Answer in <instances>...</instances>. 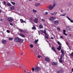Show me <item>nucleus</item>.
I'll return each instance as SVG.
<instances>
[{
    "mask_svg": "<svg viewBox=\"0 0 73 73\" xmlns=\"http://www.w3.org/2000/svg\"><path fill=\"white\" fill-rule=\"evenodd\" d=\"M14 41L15 42H18L20 43H22L23 42V40L20 39L18 37H16L14 38Z\"/></svg>",
    "mask_w": 73,
    "mask_h": 73,
    "instance_id": "1",
    "label": "nucleus"
},
{
    "mask_svg": "<svg viewBox=\"0 0 73 73\" xmlns=\"http://www.w3.org/2000/svg\"><path fill=\"white\" fill-rule=\"evenodd\" d=\"M12 65L13 66H17V67H19L20 68H21V67L22 66L21 65H20L19 64L17 63H15V64H14V63H13Z\"/></svg>",
    "mask_w": 73,
    "mask_h": 73,
    "instance_id": "2",
    "label": "nucleus"
},
{
    "mask_svg": "<svg viewBox=\"0 0 73 73\" xmlns=\"http://www.w3.org/2000/svg\"><path fill=\"white\" fill-rule=\"evenodd\" d=\"M70 27H71L70 26H67L66 28V31H73L72 29L70 28Z\"/></svg>",
    "mask_w": 73,
    "mask_h": 73,
    "instance_id": "3",
    "label": "nucleus"
},
{
    "mask_svg": "<svg viewBox=\"0 0 73 73\" xmlns=\"http://www.w3.org/2000/svg\"><path fill=\"white\" fill-rule=\"evenodd\" d=\"M40 70H41V67H36L35 68V72H37L38 71H39Z\"/></svg>",
    "mask_w": 73,
    "mask_h": 73,
    "instance_id": "4",
    "label": "nucleus"
},
{
    "mask_svg": "<svg viewBox=\"0 0 73 73\" xmlns=\"http://www.w3.org/2000/svg\"><path fill=\"white\" fill-rule=\"evenodd\" d=\"M45 60L46 62H49L50 61V58L49 57H46L45 59Z\"/></svg>",
    "mask_w": 73,
    "mask_h": 73,
    "instance_id": "5",
    "label": "nucleus"
},
{
    "mask_svg": "<svg viewBox=\"0 0 73 73\" xmlns=\"http://www.w3.org/2000/svg\"><path fill=\"white\" fill-rule=\"evenodd\" d=\"M8 20L9 22H12L13 20V19L12 17H9L8 18Z\"/></svg>",
    "mask_w": 73,
    "mask_h": 73,
    "instance_id": "6",
    "label": "nucleus"
},
{
    "mask_svg": "<svg viewBox=\"0 0 73 73\" xmlns=\"http://www.w3.org/2000/svg\"><path fill=\"white\" fill-rule=\"evenodd\" d=\"M54 19H56V18L55 17H50V19H49V20L50 21H54Z\"/></svg>",
    "mask_w": 73,
    "mask_h": 73,
    "instance_id": "7",
    "label": "nucleus"
},
{
    "mask_svg": "<svg viewBox=\"0 0 73 73\" xmlns=\"http://www.w3.org/2000/svg\"><path fill=\"white\" fill-rule=\"evenodd\" d=\"M54 23L55 25H57L58 24V23H59V21L58 20H56L54 22Z\"/></svg>",
    "mask_w": 73,
    "mask_h": 73,
    "instance_id": "8",
    "label": "nucleus"
},
{
    "mask_svg": "<svg viewBox=\"0 0 73 73\" xmlns=\"http://www.w3.org/2000/svg\"><path fill=\"white\" fill-rule=\"evenodd\" d=\"M64 70L62 69H61L57 71L56 73H62Z\"/></svg>",
    "mask_w": 73,
    "mask_h": 73,
    "instance_id": "9",
    "label": "nucleus"
},
{
    "mask_svg": "<svg viewBox=\"0 0 73 73\" xmlns=\"http://www.w3.org/2000/svg\"><path fill=\"white\" fill-rule=\"evenodd\" d=\"M48 8L49 9H50V10H52V9H53V7L52 5H50L49 6Z\"/></svg>",
    "mask_w": 73,
    "mask_h": 73,
    "instance_id": "10",
    "label": "nucleus"
},
{
    "mask_svg": "<svg viewBox=\"0 0 73 73\" xmlns=\"http://www.w3.org/2000/svg\"><path fill=\"white\" fill-rule=\"evenodd\" d=\"M2 43L3 44H7V41L5 40H2Z\"/></svg>",
    "mask_w": 73,
    "mask_h": 73,
    "instance_id": "11",
    "label": "nucleus"
},
{
    "mask_svg": "<svg viewBox=\"0 0 73 73\" xmlns=\"http://www.w3.org/2000/svg\"><path fill=\"white\" fill-rule=\"evenodd\" d=\"M52 65H57V62H52Z\"/></svg>",
    "mask_w": 73,
    "mask_h": 73,
    "instance_id": "12",
    "label": "nucleus"
},
{
    "mask_svg": "<svg viewBox=\"0 0 73 73\" xmlns=\"http://www.w3.org/2000/svg\"><path fill=\"white\" fill-rule=\"evenodd\" d=\"M3 68H9V66L6 64L5 65H3Z\"/></svg>",
    "mask_w": 73,
    "mask_h": 73,
    "instance_id": "13",
    "label": "nucleus"
},
{
    "mask_svg": "<svg viewBox=\"0 0 73 73\" xmlns=\"http://www.w3.org/2000/svg\"><path fill=\"white\" fill-rule=\"evenodd\" d=\"M44 35L45 36L47 40L48 39V34L47 33H45V34H44Z\"/></svg>",
    "mask_w": 73,
    "mask_h": 73,
    "instance_id": "14",
    "label": "nucleus"
},
{
    "mask_svg": "<svg viewBox=\"0 0 73 73\" xmlns=\"http://www.w3.org/2000/svg\"><path fill=\"white\" fill-rule=\"evenodd\" d=\"M34 22L35 23H38V19L35 18L34 20Z\"/></svg>",
    "mask_w": 73,
    "mask_h": 73,
    "instance_id": "15",
    "label": "nucleus"
},
{
    "mask_svg": "<svg viewBox=\"0 0 73 73\" xmlns=\"http://www.w3.org/2000/svg\"><path fill=\"white\" fill-rule=\"evenodd\" d=\"M19 35L22 37H25V35L21 33H19Z\"/></svg>",
    "mask_w": 73,
    "mask_h": 73,
    "instance_id": "16",
    "label": "nucleus"
},
{
    "mask_svg": "<svg viewBox=\"0 0 73 73\" xmlns=\"http://www.w3.org/2000/svg\"><path fill=\"white\" fill-rule=\"evenodd\" d=\"M57 49H58V50L60 51L61 49V46H59L58 48H57Z\"/></svg>",
    "mask_w": 73,
    "mask_h": 73,
    "instance_id": "17",
    "label": "nucleus"
},
{
    "mask_svg": "<svg viewBox=\"0 0 73 73\" xmlns=\"http://www.w3.org/2000/svg\"><path fill=\"white\" fill-rule=\"evenodd\" d=\"M35 5L36 7H37V6H39V5H40V3H36L35 4Z\"/></svg>",
    "mask_w": 73,
    "mask_h": 73,
    "instance_id": "18",
    "label": "nucleus"
},
{
    "mask_svg": "<svg viewBox=\"0 0 73 73\" xmlns=\"http://www.w3.org/2000/svg\"><path fill=\"white\" fill-rule=\"evenodd\" d=\"M52 49L53 50V51H54L55 53H56V52H57L55 50V48L54 46H52Z\"/></svg>",
    "mask_w": 73,
    "mask_h": 73,
    "instance_id": "19",
    "label": "nucleus"
},
{
    "mask_svg": "<svg viewBox=\"0 0 73 73\" xmlns=\"http://www.w3.org/2000/svg\"><path fill=\"white\" fill-rule=\"evenodd\" d=\"M66 15V13H63V14H61L60 15L59 17H60V16H65Z\"/></svg>",
    "mask_w": 73,
    "mask_h": 73,
    "instance_id": "20",
    "label": "nucleus"
},
{
    "mask_svg": "<svg viewBox=\"0 0 73 73\" xmlns=\"http://www.w3.org/2000/svg\"><path fill=\"white\" fill-rule=\"evenodd\" d=\"M38 41V39H37V40H36L34 42L35 44H37V42Z\"/></svg>",
    "mask_w": 73,
    "mask_h": 73,
    "instance_id": "21",
    "label": "nucleus"
},
{
    "mask_svg": "<svg viewBox=\"0 0 73 73\" xmlns=\"http://www.w3.org/2000/svg\"><path fill=\"white\" fill-rule=\"evenodd\" d=\"M19 31L20 32H21V33H22L24 32V31H23V29H19Z\"/></svg>",
    "mask_w": 73,
    "mask_h": 73,
    "instance_id": "22",
    "label": "nucleus"
},
{
    "mask_svg": "<svg viewBox=\"0 0 73 73\" xmlns=\"http://www.w3.org/2000/svg\"><path fill=\"white\" fill-rule=\"evenodd\" d=\"M40 29H42L43 28V26L42 25H41L39 26Z\"/></svg>",
    "mask_w": 73,
    "mask_h": 73,
    "instance_id": "23",
    "label": "nucleus"
},
{
    "mask_svg": "<svg viewBox=\"0 0 73 73\" xmlns=\"http://www.w3.org/2000/svg\"><path fill=\"white\" fill-rule=\"evenodd\" d=\"M64 56V54H62L61 56V59H62V57Z\"/></svg>",
    "mask_w": 73,
    "mask_h": 73,
    "instance_id": "24",
    "label": "nucleus"
},
{
    "mask_svg": "<svg viewBox=\"0 0 73 73\" xmlns=\"http://www.w3.org/2000/svg\"><path fill=\"white\" fill-rule=\"evenodd\" d=\"M29 21L30 22H32V21H33V18H31L29 19Z\"/></svg>",
    "mask_w": 73,
    "mask_h": 73,
    "instance_id": "25",
    "label": "nucleus"
},
{
    "mask_svg": "<svg viewBox=\"0 0 73 73\" xmlns=\"http://www.w3.org/2000/svg\"><path fill=\"white\" fill-rule=\"evenodd\" d=\"M13 38L9 37V41H12V40H13Z\"/></svg>",
    "mask_w": 73,
    "mask_h": 73,
    "instance_id": "26",
    "label": "nucleus"
},
{
    "mask_svg": "<svg viewBox=\"0 0 73 73\" xmlns=\"http://www.w3.org/2000/svg\"><path fill=\"white\" fill-rule=\"evenodd\" d=\"M57 43H58V45H59V46H61V45H62V44H61L60 42L58 41Z\"/></svg>",
    "mask_w": 73,
    "mask_h": 73,
    "instance_id": "27",
    "label": "nucleus"
},
{
    "mask_svg": "<svg viewBox=\"0 0 73 73\" xmlns=\"http://www.w3.org/2000/svg\"><path fill=\"white\" fill-rule=\"evenodd\" d=\"M20 21L21 22V23H25V21H24L22 19H20Z\"/></svg>",
    "mask_w": 73,
    "mask_h": 73,
    "instance_id": "28",
    "label": "nucleus"
},
{
    "mask_svg": "<svg viewBox=\"0 0 73 73\" xmlns=\"http://www.w3.org/2000/svg\"><path fill=\"white\" fill-rule=\"evenodd\" d=\"M59 61L60 62V63H62V59H61V58L59 60Z\"/></svg>",
    "mask_w": 73,
    "mask_h": 73,
    "instance_id": "29",
    "label": "nucleus"
},
{
    "mask_svg": "<svg viewBox=\"0 0 73 73\" xmlns=\"http://www.w3.org/2000/svg\"><path fill=\"white\" fill-rule=\"evenodd\" d=\"M14 8H15V7H14V6H13L11 7L10 9H11V10H13V9H14Z\"/></svg>",
    "mask_w": 73,
    "mask_h": 73,
    "instance_id": "30",
    "label": "nucleus"
},
{
    "mask_svg": "<svg viewBox=\"0 0 73 73\" xmlns=\"http://www.w3.org/2000/svg\"><path fill=\"white\" fill-rule=\"evenodd\" d=\"M7 5L8 6H9V7H11V5L9 3H7Z\"/></svg>",
    "mask_w": 73,
    "mask_h": 73,
    "instance_id": "31",
    "label": "nucleus"
},
{
    "mask_svg": "<svg viewBox=\"0 0 73 73\" xmlns=\"http://www.w3.org/2000/svg\"><path fill=\"white\" fill-rule=\"evenodd\" d=\"M29 46H30V47L31 48H33V44H30L29 45Z\"/></svg>",
    "mask_w": 73,
    "mask_h": 73,
    "instance_id": "32",
    "label": "nucleus"
},
{
    "mask_svg": "<svg viewBox=\"0 0 73 73\" xmlns=\"http://www.w3.org/2000/svg\"><path fill=\"white\" fill-rule=\"evenodd\" d=\"M32 29L33 30V29H36V28L35 26H34L32 27Z\"/></svg>",
    "mask_w": 73,
    "mask_h": 73,
    "instance_id": "33",
    "label": "nucleus"
},
{
    "mask_svg": "<svg viewBox=\"0 0 73 73\" xmlns=\"http://www.w3.org/2000/svg\"><path fill=\"white\" fill-rule=\"evenodd\" d=\"M42 32L43 33H44V34H45L46 33V30H44V31H42Z\"/></svg>",
    "mask_w": 73,
    "mask_h": 73,
    "instance_id": "34",
    "label": "nucleus"
},
{
    "mask_svg": "<svg viewBox=\"0 0 73 73\" xmlns=\"http://www.w3.org/2000/svg\"><path fill=\"white\" fill-rule=\"evenodd\" d=\"M33 12L34 13H35V12H37V11L36 10H34V9H33Z\"/></svg>",
    "mask_w": 73,
    "mask_h": 73,
    "instance_id": "35",
    "label": "nucleus"
},
{
    "mask_svg": "<svg viewBox=\"0 0 73 73\" xmlns=\"http://www.w3.org/2000/svg\"><path fill=\"white\" fill-rule=\"evenodd\" d=\"M61 52L62 53V54H64V52L62 50H61Z\"/></svg>",
    "mask_w": 73,
    "mask_h": 73,
    "instance_id": "36",
    "label": "nucleus"
},
{
    "mask_svg": "<svg viewBox=\"0 0 73 73\" xmlns=\"http://www.w3.org/2000/svg\"><path fill=\"white\" fill-rule=\"evenodd\" d=\"M11 3H12V4H13V5H15V2H11Z\"/></svg>",
    "mask_w": 73,
    "mask_h": 73,
    "instance_id": "37",
    "label": "nucleus"
},
{
    "mask_svg": "<svg viewBox=\"0 0 73 73\" xmlns=\"http://www.w3.org/2000/svg\"><path fill=\"white\" fill-rule=\"evenodd\" d=\"M70 55L71 56H72V57H73V52H71L70 54Z\"/></svg>",
    "mask_w": 73,
    "mask_h": 73,
    "instance_id": "38",
    "label": "nucleus"
},
{
    "mask_svg": "<svg viewBox=\"0 0 73 73\" xmlns=\"http://www.w3.org/2000/svg\"><path fill=\"white\" fill-rule=\"evenodd\" d=\"M55 6H56V4L54 3L52 6L53 7V8H54V7H55Z\"/></svg>",
    "mask_w": 73,
    "mask_h": 73,
    "instance_id": "39",
    "label": "nucleus"
},
{
    "mask_svg": "<svg viewBox=\"0 0 73 73\" xmlns=\"http://www.w3.org/2000/svg\"><path fill=\"white\" fill-rule=\"evenodd\" d=\"M66 18H67V19H68V20H70V18H69V17L68 16H67Z\"/></svg>",
    "mask_w": 73,
    "mask_h": 73,
    "instance_id": "40",
    "label": "nucleus"
},
{
    "mask_svg": "<svg viewBox=\"0 0 73 73\" xmlns=\"http://www.w3.org/2000/svg\"><path fill=\"white\" fill-rule=\"evenodd\" d=\"M63 34H64V35L65 36H67V34H66V33H63Z\"/></svg>",
    "mask_w": 73,
    "mask_h": 73,
    "instance_id": "41",
    "label": "nucleus"
},
{
    "mask_svg": "<svg viewBox=\"0 0 73 73\" xmlns=\"http://www.w3.org/2000/svg\"><path fill=\"white\" fill-rule=\"evenodd\" d=\"M7 32L8 33H9L10 32V31L9 30H7Z\"/></svg>",
    "mask_w": 73,
    "mask_h": 73,
    "instance_id": "42",
    "label": "nucleus"
},
{
    "mask_svg": "<svg viewBox=\"0 0 73 73\" xmlns=\"http://www.w3.org/2000/svg\"><path fill=\"white\" fill-rule=\"evenodd\" d=\"M60 38H62V39H64V38H63V37L62 36H61L60 37Z\"/></svg>",
    "mask_w": 73,
    "mask_h": 73,
    "instance_id": "43",
    "label": "nucleus"
},
{
    "mask_svg": "<svg viewBox=\"0 0 73 73\" xmlns=\"http://www.w3.org/2000/svg\"><path fill=\"white\" fill-rule=\"evenodd\" d=\"M32 70L33 72H34V71L35 70V68H33L32 69Z\"/></svg>",
    "mask_w": 73,
    "mask_h": 73,
    "instance_id": "44",
    "label": "nucleus"
},
{
    "mask_svg": "<svg viewBox=\"0 0 73 73\" xmlns=\"http://www.w3.org/2000/svg\"><path fill=\"white\" fill-rule=\"evenodd\" d=\"M38 57L39 58H41V56H40V55H39L38 56Z\"/></svg>",
    "mask_w": 73,
    "mask_h": 73,
    "instance_id": "45",
    "label": "nucleus"
},
{
    "mask_svg": "<svg viewBox=\"0 0 73 73\" xmlns=\"http://www.w3.org/2000/svg\"><path fill=\"white\" fill-rule=\"evenodd\" d=\"M57 12H55L54 13V15H56V14Z\"/></svg>",
    "mask_w": 73,
    "mask_h": 73,
    "instance_id": "46",
    "label": "nucleus"
},
{
    "mask_svg": "<svg viewBox=\"0 0 73 73\" xmlns=\"http://www.w3.org/2000/svg\"><path fill=\"white\" fill-rule=\"evenodd\" d=\"M3 4L4 5H5L6 4V2L5 1H4Z\"/></svg>",
    "mask_w": 73,
    "mask_h": 73,
    "instance_id": "47",
    "label": "nucleus"
},
{
    "mask_svg": "<svg viewBox=\"0 0 73 73\" xmlns=\"http://www.w3.org/2000/svg\"><path fill=\"white\" fill-rule=\"evenodd\" d=\"M63 33H65L66 32V31H65V30H63Z\"/></svg>",
    "mask_w": 73,
    "mask_h": 73,
    "instance_id": "48",
    "label": "nucleus"
},
{
    "mask_svg": "<svg viewBox=\"0 0 73 73\" xmlns=\"http://www.w3.org/2000/svg\"><path fill=\"white\" fill-rule=\"evenodd\" d=\"M10 24L12 26H13V24L12 23H10Z\"/></svg>",
    "mask_w": 73,
    "mask_h": 73,
    "instance_id": "49",
    "label": "nucleus"
},
{
    "mask_svg": "<svg viewBox=\"0 0 73 73\" xmlns=\"http://www.w3.org/2000/svg\"><path fill=\"white\" fill-rule=\"evenodd\" d=\"M47 14H48V12H46L45 13H44V15H47Z\"/></svg>",
    "mask_w": 73,
    "mask_h": 73,
    "instance_id": "50",
    "label": "nucleus"
},
{
    "mask_svg": "<svg viewBox=\"0 0 73 73\" xmlns=\"http://www.w3.org/2000/svg\"><path fill=\"white\" fill-rule=\"evenodd\" d=\"M57 29L59 31H60V28L58 27L57 28Z\"/></svg>",
    "mask_w": 73,
    "mask_h": 73,
    "instance_id": "51",
    "label": "nucleus"
},
{
    "mask_svg": "<svg viewBox=\"0 0 73 73\" xmlns=\"http://www.w3.org/2000/svg\"><path fill=\"white\" fill-rule=\"evenodd\" d=\"M70 21L71 23H73V21L71 20V19H70Z\"/></svg>",
    "mask_w": 73,
    "mask_h": 73,
    "instance_id": "52",
    "label": "nucleus"
},
{
    "mask_svg": "<svg viewBox=\"0 0 73 73\" xmlns=\"http://www.w3.org/2000/svg\"><path fill=\"white\" fill-rule=\"evenodd\" d=\"M42 21H45V20L44 19H42Z\"/></svg>",
    "mask_w": 73,
    "mask_h": 73,
    "instance_id": "53",
    "label": "nucleus"
},
{
    "mask_svg": "<svg viewBox=\"0 0 73 73\" xmlns=\"http://www.w3.org/2000/svg\"><path fill=\"white\" fill-rule=\"evenodd\" d=\"M51 15H54V13H51Z\"/></svg>",
    "mask_w": 73,
    "mask_h": 73,
    "instance_id": "54",
    "label": "nucleus"
},
{
    "mask_svg": "<svg viewBox=\"0 0 73 73\" xmlns=\"http://www.w3.org/2000/svg\"><path fill=\"white\" fill-rule=\"evenodd\" d=\"M71 72H73V68L72 69V70L71 71Z\"/></svg>",
    "mask_w": 73,
    "mask_h": 73,
    "instance_id": "55",
    "label": "nucleus"
},
{
    "mask_svg": "<svg viewBox=\"0 0 73 73\" xmlns=\"http://www.w3.org/2000/svg\"><path fill=\"white\" fill-rule=\"evenodd\" d=\"M51 39H52V40H53V39H54L53 38V37H51Z\"/></svg>",
    "mask_w": 73,
    "mask_h": 73,
    "instance_id": "56",
    "label": "nucleus"
},
{
    "mask_svg": "<svg viewBox=\"0 0 73 73\" xmlns=\"http://www.w3.org/2000/svg\"><path fill=\"white\" fill-rule=\"evenodd\" d=\"M0 21H2V19H1L0 20Z\"/></svg>",
    "mask_w": 73,
    "mask_h": 73,
    "instance_id": "57",
    "label": "nucleus"
},
{
    "mask_svg": "<svg viewBox=\"0 0 73 73\" xmlns=\"http://www.w3.org/2000/svg\"><path fill=\"white\" fill-rule=\"evenodd\" d=\"M69 5L70 6H72V4H71V3H70Z\"/></svg>",
    "mask_w": 73,
    "mask_h": 73,
    "instance_id": "58",
    "label": "nucleus"
},
{
    "mask_svg": "<svg viewBox=\"0 0 73 73\" xmlns=\"http://www.w3.org/2000/svg\"><path fill=\"white\" fill-rule=\"evenodd\" d=\"M23 53H21V55H23Z\"/></svg>",
    "mask_w": 73,
    "mask_h": 73,
    "instance_id": "59",
    "label": "nucleus"
},
{
    "mask_svg": "<svg viewBox=\"0 0 73 73\" xmlns=\"http://www.w3.org/2000/svg\"><path fill=\"white\" fill-rule=\"evenodd\" d=\"M22 67L23 68V69L24 68V67L22 66Z\"/></svg>",
    "mask_w": 73,
    "mask_h": 73,
    "instance_id": "60",
    "label": "nucleus"
},
{
    "mask_svg": "<svg viewBox=\"0 0 73 73\" xmlns=\"http://www.w3.org/2000/svg\"><path fill=\"white\" fill-rule=\"evenodd\" d=\"M1 12V10H0V13Z\"/></svg>",
    "mask_w": 73,
    "mask_h": 73,
    "instance_id": "61",
    "label": "nucleus"
},
{
    "mask_svg": "<svg viewBox=\"0 0 73 73\" xmlns=\"http://www.w3.org/2000/svg\"><path fill=\"white\" fill-rule=\"evenodd\" d=\"M61 12H62V10H61V11H60Z\"/></svg>",
    "mask_w": 73,
    "mask_h": 73,
    "instance_id": "62",
    "label": "nucleus"
},
{
    "mask_svg": "<svg viewBox=\"0 0 73 73\" xmlns=\"http://www.w3.org/2000/svg\"><path fill=\"white\" fill-rule=\"evenodd\" d=\"M32 0H29V1H32Z\"/></svg>",
    "mask_w": 73,
    "mask_h": 73,
    "instance_id": "63",
    "label": "nucleus"
},
{
    "mask_svg": "<svg viewBox=\"0 0 73 73\" xmlns=\"http://www.w3.org/2000/svg\"><path fill=\"white\" fill-rule=\"evenodd\" d=\"M27 73H30V72H27Z\"/></svg>",
    "mask_w": 73,
    "mask_h": 73,
    "instance_id": "64",
    "label": "nucleus"
}]
</instances>
